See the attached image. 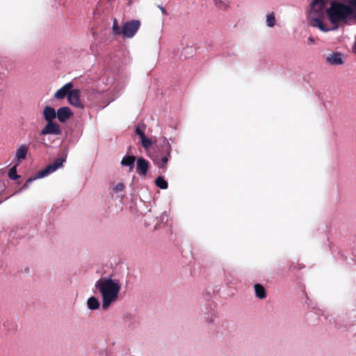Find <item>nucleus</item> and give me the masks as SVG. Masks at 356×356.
Wrapping results in <instances>:
<instances>
[{"label": "nucleus", "mask_w": 356, "mask_h": 356, "mask_svg": "<svg viewBox=\"0 0 356 356\" xmlns=\"http://www.w3.org/2000/svg\"><path fill=\"white\" fill-rule=\"evenodd\" d=\"M112 29L115 35H122V29L118 26V21L116 19H114L113 20Z\"/></svg>", "instance_id": "4be33fe9"}, {"label": "nucleus", "mask_w": 356, "mask_h": 356, "mask_svg": "<svg viewBox=\"0 0 356 356\" xmlns=\"http://www.w3.org/2000/svg\"><path fill=\"white\" fill-rule=\"evenodd\" d=\"M149 168V163L144 158H138L136 164V172L138 175L145 176Z\"/></svg>", "instance_id": "9b49d317"}, {"label": "nucleus", "mask_w": 356, "mask_h": 356, "mask_svg": "<svg viewBox=\"0 0 356 356\" xmlns=\"http://www.w3.org/2000/svg\"><path fill=\"white\" fill-rule=\"evenodd\" d=\"M156 149L152 155V159L159 169L165 171L168 162L171 157V145L168 140L163 138L160 144L156 146Z\"/></svg>", "instance_id": "20e7f679"}, {"label": "nucleus", "mask_w": 356, "mask_h": 356, "mask_svg": "<svg viewBox=\"0 0 356 356\" xmlns=\"http://www.w3.org/2000/svg\"><path fill=\"white\" fill-rule=\"evenodd\" d=\"M28 147L26 145H21L16 152V157L19 161L24 160L28 152Z\"/></svg>", "instance_id": "f3484780"}, {"label": "nucleus", "mask_w": 356, "mask_h": 356, "mask_svg": "<svg viewBox=\"0 0 356 356\" xmlns=\"http://www.w3.org/2000/svg\"><path fill=\"white\" fill-rule=\"evenodd\" d=\"M61 133L60 126L54 122H47L46 126L41 130L40 135L44 136L48 134L59 135Z\"/></svg>", "instance_id": "6e6552de"}, {"label": "nucleus", "mask_w": 356, "mask_h": 356, "mask_svg": "<svg viewBox=\"0 0 356 356\" xmlns=\"http://www.w3.org/2000/svg\"><path fill=\"white\" fill-rule=\"evenodd\" d=\"M214 2L216 6H218L219 8H225V3L221 0H214Z\"/></svg>", "instance_id": "cd10ccee"}, {"label": "nucleus", "mask_w": 356, "mask_h": 356, "mask_svg": "<svg viewBox=\"0 0 356 356\" xmlns=\"http://www.w3.org/2000/svg\"><path fill=\"white\" fill-rule=\"evenodd\" d=\"M8 177L12 180H16L19 178V176L17 174V165L13 166L8 172Z\"/></svg>", "instance_id": "aec40b11"}, {"label": "nucleus", "mask_w": 356, "mask_h": 356, "mask_svg": "<svg viewBox=\"0 0 356 356\" xmlns=\"http://www.w3.org/2000/svg\"><path fill=\"white\" fill-rule=\"evenodd\" d=\"M66 159V154H63V156L56 159L53 163L49 164L43 170L38 172V177H44L55 172L60 167L63 166V164L64 162H65Z\"/></svg>", "instance_id": "0eeeda50"}, {"label": "nucleus", "mask_w": 356, "mask_h": 356, "mask_svg": "<svg viewBox=\"0 0 356 356\" xmlns=\"http://www.w3.org/2000/svg\"><path fill=\"white\" fill-rule=\"evenodd\" d=\"M303 266L302 264H298V263H291L289 267V270L290 271H293L295 270H299V269H301L302 268Z\"/></svg>", "instance_id": "393cba45"}, {"label": "nucleus", "mask_w": 356, "mask_h": 356, "mask_svg": "<svg viewBox=\"0 0 356 356\" xmlns=\"http://www.w3.org/2000/svg\"><path fill=\"white\" fill-rule=\"evenodd\" d=\"M66 159V154H63V156L56 159L53 163L49 164L43 170L38 172V177H44L55 172L60 167L63 166V164L64 162H65Z\"/></svg>", "instance_id": "423d86ee"}, {"label": "nucleus", "mask_w": 356, "mask_h": 356, "mask_svg": "<svg viewBox=\"0 0 356 356\" xmlns=\"http://www.w3.org/2000/svg\"><path fill=\"white\" fill-rule=\"evenodd\" d=\"M330 22L335 26L333 29H335L339 23L346 21L353 14V10L350 6L334 1L326 10H324Z\"/></svg>", "instance_id": "f03ea898"}, {"label": "nucleus", "mask_w": 356, "mask_h": 356, "mask_svg": "<svg viewBox=\"0 0 356 356\" xmlns=\"http://www.w3.org/2000/svg\"><path fill=\"white\" fill-rule=\"evenodd\" d=\"M135 133L140 137V140L146 137L145 135L144 129H141L139 126L136 127Z\"/></svg>", "instance_id": "b1692460"}, {"label": "nucleus", "mask_w": 356, "mask_h": 356, "mask_svg": "<svg viewBox=\"0 0 356 356\" xmlns=\"http://www.w3.org/2000/svg\"><path fill=\"white\" fill-rule=\"evenodd\" d=\"M67 99L70 104L76 108H83V104L80 99V90L78 89H73L71 90Z\"/></svg>", "instance_id": "1a4fd4ad"}, {"label": "nucleus", "mask_w": 356, "mask_h": 356, "mask_svg": "<svg viewBox=\"0 0 356 356\" xmlns=\"http://www.w3.org/2000/svg\"><path fill=\"white\" fill-rule=\"evenodd\" d=\"M124 184H122V183H119V184H118L115 186V188H114V191H115V192L122 191L124 190Z\"/></svg>", "instance_id": "bb28decb"}, {"label": "nucleus", "mask_w": 356, "mask_h": 356, "mask_svg": "<svg viewBox=\"0 0 356 356\" xmlns=\"http://www.w3.org/2000/svg\"><path fill=\"white\" fill-rule=\"evenodd\" d=\"M155 184L161 189H167L168 186V182L162 177H158L156 179Z\"/></svg>", "instance_id": "6ab92c4d"}, {"label": "nucleus", "mask_w": 356, "mask_h": 356, "mask_svg": "<svg viewBox=\"0 0 356 356\" xmlns=\"http://www.w3.org/2000/svg\"><path fill=\"white\" fill-rule=\"evenodd\" d=\"M87 305L90 309H97L99 307V302L95 297L92 296L88 299Z\"/></svg>", "instance_id": "a211bd4d"}, {"label": "nucleus", "mask_w": 356, "mask_h": 356, "mask_svg": "<svg viewBox=\"0 0 356 356\" xmlns=\"http://www.w3.org/2000/svg\"><path fill=\"white\" fill-rule=\"evenodd\" d=\"M136 161V156L132 155L125 156L121 161L122 165L129 166L130 170H131L134 166V162Z\"/></svg>", "instance_id": "2eb2a0df"}, {"label": "nucleus", "mask_w": 356, "mask_h": 356, "mask_svg": "<svg viewBox=\"0 0 356 356\" xmlns=\"http://www.w3.org/2000/svg\"><path fill=\"white\" fill-rule=\"evenodd\" d=\"M142 146L145 149H148L152 145V141L151 139L147 138V137L144 138L143 139L140 140Z\"/></svg>", "instance_id": "5701e85b"}, {"label": "nucleus", "mask_w": 356, "mask_h": 356, "mask_svg": "<svg viewBox=\"0 0 356 356\" xmlns=\"http://www.w3.org/2000/svg\"><path fill=\"white\" fill-rule=\"evenodd\" d=\"M309 40L310 42H314V39H313L312 38H309Z\"/></svg>", "instance_id": "c756f323"}, {"label": "nucleus", "mask_w": 356, "mask_h": 356, "mask_svg": "<svg viewBox=\"0 0 356 356\" xmlns=\"http://www.w3.org/2000/svg\"><path fill=\"white\" fill-rule=\"evenodd\" d=\"M73 84L72 82H69L65 84L62 88L58 90L54 94V97L56 99H63L65 97H68L69 94L73 88Z\"/></svg>", "instance_id": "9d476101"}, {"label": "nucleus", "mask_w": 356, "mask_h": 356, "mask_svg": "<svg viewBox=\"0 0 356 356\" xmlns=\"http://www.w3.org/2000/svg\"><path fill=\"white\" fill-rule=\"evenodd\" d=\"M266 23L269 27H273L275 24V18L273 13H271L266 16Z\"/></svg>", "instance_id": "412c9836"}, {"label": "nucleus", "mask_w": 356, "mask_h": 356, "mask_svg": "<svg viewBox=\"0 0 356 356\" xmlns=\"http://www.w3.org/2000/svg\"><path fill=\"white\" fill-rule=\"evenodd\" d=\"M72 115L70 109L68 107H61L58 109L56 112V116L58 120L61 122H65Z\"/></svg>", "instance_id": "f8f14e48"}, {"label": "nucleus", "mask_w": 356, "mask_h": 356, "mask_svg": "<svg viewBox=\"0 0 356 356\" xmlns=\"http://www.w3.org/2000/svg\"><path fill=\"white\" fill-rule=\"evenodd\" d=\"M140 26V22L133 19L124 23L122 27V35L124 38H132L135 35Z\"/></svg>", "instance_id": "39448f33"}, {"label": "nucleus", "mask_w": 356, "mask_h": 356, "mask_svg": "<svg viewBox=\"0 0 356 356\" xmlns=\"http://www.w3.org/2000/svg\"><path fill=\"white\" fill-rule=\"evenodd\" d=\"M326 60L330 64L335 65L343 63L341 54L340 53H333L332 54H330L326 58Z\"/></svg>", "instance_id": "4468645a"}, {"label": "nucleus", "mask_w": 356, "mask_h": 356, "mask_svg": "<svg viewBox=\"0 0 356 356\" xmlns=\"http://www.w3.org/2000/svg\"><path fill=\"white\" fill-rule=\"evenodd\" d=\"M158 8L161 10L163 14L168 15V13L166 11L165 8H163L162 6H158Z\"/></svg>", "instance_id": "c85d7f7f"}, {"label": "nucleus", "mask_w": 356, "mask_h": 356, "mask_svg": "<svg viewBox=\"0 0 356 356\" xmlns=\"http://www.w3.org/2000/svg\"><path fill=\"white\" fill-rule=\"evenodd\" d=\"M256 296L259 299L266 298V291L265 288L260 284H255L254 286Z\"/></svg>", "instance_id": "dca6fc26"}, {"label": "nucleus", "mask_w": 356, "mask_h": 356, "mask_svg": "<svg viewBox=\"0 0 356 356\" xmlns=\"http://www.w3.org/2000/svg\"><path fill=\"white\" fill-rule=\"evenodd\" d=\"M327 4V0H313L309 15V23L313 27H317L323 32H327L330 29L327 28L323 23L324 10Z\"/></svg>", "instance_id": "7ed1b4c3"}, {"label": "nucleus", "mask_w": 356, "mask_h": 356, "mask_svg": "<svg viewBox=\"0 0 356 356\" xmlns=\"http://www.w3.org/2000/svg\"><path fill=\"white\" fill-rule=\"evenodd\" d=\"M37 178H38V175L33 178L31 177V178L28 179L27 181H26V183L22 187V189L27 188L29 186V184L31 183L32 181L36 179Z\"/></svg>", "instance_id": "a878e982"}, {"label": "nucleus", "mask_w": 356, "mask_h": 356, "mask_svg": "<svg viewBox=\"0 0 356 356\" xmlns=\"http://www.w3.org/2000/svg\"><path fill=\"white\" fill-rule=\"evenodd\" d=\"M43 115L47 122H53V120L56 118V112L54 108L47 106L43 110Z\"/></svg>", "instance_id": "ddd939ff"}, {"label": "nucleus", "mask_w": 356, "mask_h": 356, "mask_svg": "<svg viewBox=\"0 0 356 356\" xmlns=\"http://www.w3.org/2000/svg\"><path fill=\"white\" fill-rule=\"evenodd\" d=\"M102 296V309L106 310L118 297L120 284L111 278H100L95 285Z\"/></svg>", "instance_id": "f257e3e1"}]
</instances>
